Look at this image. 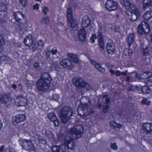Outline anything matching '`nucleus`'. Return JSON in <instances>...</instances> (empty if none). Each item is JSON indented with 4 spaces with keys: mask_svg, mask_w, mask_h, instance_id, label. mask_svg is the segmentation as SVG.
Here are the masks:
<instances>
[{
    "mask_svg": "<svg viewBox=\"0 0 152 152\" xmlns=\"http://www.w3.org/2000/svg\"><path fill=\"white\" fill-rule=\"evenodd\" d=\"M5 152H10L9 148H7L5 150Z\"/></svg>",
    "mask_w": 152,
    "mask_h": 152,
    "instance_id": "e2e57ef3",
    "label": "nucleus"
},
{
    "mask_svg": "<svg viewBox=\"0 0 152 152\" xmlns=\"http://www.w3.org/2000/svg\"><path fill=\"white\" fill-rule=\"evenodd\" d=\"M81 110V107H80V106H79V108H78L77 110V112H78V114H80L79 113V111L80 110Z\"/></svg>",
    "mask_w": 152,
    "mask_h": 152,
    "instance_id": "69168bd1",
    "label": "nucleus"
},
{
    "mask_svg": "<svg viewBox=\"0 0 152 152\" xmlns=\"http://www.w3.org/2000/svg\"><path fill=\"white\" fill-rule=\"evenodd\" d=\"M90 62L94 66L95 68L99 71L101 72H104V69L101 66L98 64L96 63L95 61L93 60H90Z\"/></svg>",
    "mask_w": 152,
    "mask_h": 152,
    "instance_id": "b1692460",
    "label": "nucleus"
},
{
    "mask_svg": "<svg viewBox=\"0 0 152 152\" xmlns=\"http://www.w3.org/2000/svg\"><path fill=\"white\" fill-rule=\"evenodd\" d=\"M123 1L125 8L129 10L127 11L129 18L131 21H135L140 15L141 12L133 4L130 3L128 0H123Z\"/></svg>",
    "mask_w": 152,
    "mask_h": 152,
    "instance_id": "f257e3e1",
    "label": "nucleus"
},
{
    "mask_svg": "<svg viewBox=\"0 0 152 152\" xmlns=\"http://www.w3.org/2000/svg\"><path fill=\"white\" fill-rule=\"evenodd\" d=\"M4 146L3 145L1 146L0 148V152H2L4 151Z\"/></svg>",
    "mask_w": 152,
    "mask_h": 152,
    "instance_id": "864d4df0",
    "label": "nucleus"
},
{
    "mask_svg": "<svg viewBox=\"0 0 152 152\" xmlns=\"http://www.w3.org/2000/svg\"><path fill=\"white\" fill-rule=\"evenodd\" d=\"M42 21L43 22L47 23L49 21V18L47 17L44 18L42 19Z\"/></svg>",
    "mask_w": 152,
    "mask_h": 152,
    "instance_id": "09e8293b",
    "label": "nucleus"
},
{
    "mask_svg": "<svg viewBox=\"0 0 152 152\" xmlns=\"http://www.w3.org/2000/svg\"><path fill=\"white\" fill-rule=\"evenodd\" d=\"M38 138L37 140L39 141V144H44L46 143V141L45 140L43 139V138L40 136H38L37 137Z\"/></svg>",
    "mask_w": 152,
    "mask_h": 152,
    "instance_id": "c9c22d12",
    "label": "nucleus"
},
{
    "mask_svg": "<svg viewBox=\"0 0 152 152\" xmlns=\"http://www.w3.org/2000/svg\"><path fill=\"white\" fill-rule=\"evenodd\" d=\"M90 104V103H88L87 104H85V106L86 107V108H88V104Z\"/></svg>",
    "mask_w": 152,
    "mask_h": 152,
    "instance_id": "0e129e2a",
    "label": "nucleus"
},
{
    "mask_svg": "<svg viewBox=\"0 0 152 152\" xmlns=\"http://www.w3.org/2000/svg\"><path fill=\"white\" fill-rule=\"evenodd\" d=\"M90 23V19L87 16L84 17L83 18L82 26L83 28L88 26Z\"/></svg>",
    "mask_w": 152,
    "mask_h": 152,
    "instance_id": "6ab92c4d",
    "label": "nucleus"
},
{
    "mask_svg": "<svg viewBox=\"0 0 152 152\" xmlns=\"http://www.w3.org/2000/svg\"><path fill=\"white\" fill-rule=\"evenodd\" d=\"M72 114L71 109L68 107H64L59 114L61 122L64 123L66 122Z\"/></svg>",
    "mask_w": 152,
    "mask_h": 152,
    "instance_id": "39448f33",
    "label": "nucleus"
},
{
    "mask_svg": "<svg viewBox=\"0 0 152 152\" xmlns=\"http://www.w3.org/2000/svg\"><path fill=\"white\" fill-rule=\"evenodd\" d=\"M63 145L61 146L54 145L52 149L53 152H65V148L72 150L74 149V143L73 142L71 136H66L62 142Z\"/></svg>",
    "mask_w": 152,
    "mask_h": 152,
    "instance_id": "f03ea898",
    "label": "nucleus"
},
{
    "mask_svg": "<svg viewBox=\"0 0 152 152\" xmlns=\"http://www.w3.org/2000/svg\"><path fill=\"white\" fill-rule=\"evenodd\" d=\"M134 35L133 33L130 34L128 36L127 39L129 46H131L132 44L134 42Z\"/></svg>",
    "mask_w": 152,
    "mask_h": 152,
    "instance_id": "393cba45",
    "label": "nucleus"
},
{
    "mask_svg": "<svg viewBox=\"0 0 152 152\" xmlns=\"http://www.w3.org/2000/svg\"><path fill=\"white\" fill-rule=\"evenodd\" d=\"M132 53V50L128 48H126L124 50V54L125 56L131 55Z\"/></svg>",
    "mask_w": 152,
    "mask_h": 152,
    "instance_id": "2f4dec72",
    "label": "nucleus"
},
{
    "mask_svg": "<svg viewBox=\"0 0 152 152\" xmlns=\"http://www.w3.org/2000/svg\"><path fill=\"white\" fill-rule=\"evenodd\" d=\"M7 10L6 5L3 3H0V11L1 12L5 11Z\"/></svg>",
    "mask_w": 152,
    "mask_h": 152,
    "instance_id": "473e14b6",
    "label": "nucleus"
},
{
    "mask_svg": "<svg viewBox=\"0 0 152 152\" xmlns=\"http://www.w3.org/2000/svg\"><path fill=\"white\" fill-rule=\"evenodd\" d=\"M111 148L114 150H116L117 148V146L115 143H111L110 146Z\"/></svg>",
    "mask_w": 152,
    "mask_h": 152,
    "instance_id": "79ce46f5",
    "label": "nucleus"
},
{
    "mask_svg": "<svg viewBox=\"0 0 152 152\" xmlns=\"http://www.w3.org/2000/svg\"><path fill=\"white\" fill-rule=\"evenodd\" d=\"M19 142L21 145L26 150L29 151H35V147L31 140L21 139L19 140Z\"/></svg>",
    "mask_w": 152,
    "mask_h": 152,
    "instance_id": "423d86ee",
    "label": "nucleus"
},
{
    "mask_svg": "<svg viewBox=\"0 0 152 152\" xmlns=\"http://www.w3.org/2000/svg\"><path fill=\"white\" fill-rule=\"evenodd\" d=\"M12 87L13 88L15 89L16 88V86L15 84H13L12 86Z\"/></svg>",
    "mask_w": 152,
    "mask_h": 152,
    "instance_id": "bf43d9fd",
    "label": "nucleus"
},
{
    "mask_svg": "<svg viewBox=\"0 0 152 152\" xmlns=\"http://www.w3.org/2000/svg\"><path fill=\"white\" fill-rule=\"evenodd\" d=\"M73 82L74 84L77 86H81L85 88L87 90H89L91 88V86L89 84L84 81L80 83V80L79 78H75L73 79Z\"/></svg>",
    "mask_w": 152,
    "mask_h": 152,
    "instance_id": "f8f14e48",
    "label": "nucleus"
},
{
    "mask_svg": "<svg viewBox=\"0 0 152 152\" xmlns=\"http://www.w3.org/2000/svg\"><path fill=\"white\" fill-rule=\"evenodd\" d=\"M142 91L143 93H148L150 91V88L147 86H145L142 88Z\"/></svg>",
    "mask_w": 152,
    "mask_h": 152,
    "instance_id": "f704fd0d",
    "label": "nucleus"
},
{
    "mask_svg": "<svg viewBox=\"0 0 152 152\" xmlns=\"http://www.w3.org/2000/svg\"><path fill=\"white\" fill-rule=\"evenodd\" d=\"M20 3L23 7H25L27 4V0H20Z\"/></svg>",
    "mask_w": 152,
    "mask_h": 152,
    "instance_id": "58836bf2",
    "label": "nucleus"
},
{
    "mask_svg": "<svg viewBox=\"0 0 152 152\" xmlns=\"http://www.w3.org/2000/svg\"><path fill=\"white\" fill-rule=\"evenodd\" d=\"M14 101L15 104L19 106H26L28 104L27 99L26 97L21 96L19 98L14 100H11V101Z\"/></svg>",
    "mask_w": 152,
    "mask_h": 152,
    "instance_id": "9d476101",
    "label": "nucleus"
},
{
    "mask_svg": "<svg viewBox=\"0 0 152 152\" xmlns=\"http://www.w3.org/2000/svg\"><path fill=\"white\" fill-rule=\"evenodd\" d=\"M46 135L49 137L50 140H52L54 139V136L53 134L49 131H47L46 132Z\"/></svg>",
    "mask_w": 152,
    "mask_h": 152,
    "instance_id": "72a5a7b5",
    "label": "nucleus"
},
{
    "mask_svg": "<svg viewBox=\"0 0 152 152\" xmlns=\"http://www.w3.org/2000/svg\"><path fill=\"white\" fill-rule=\"evenodd\" d=\"M150 102L148 101L146 99H144L142 101V104H143L148 105L150 104Z\"/></svg>",
    "mask_w": 152,
    "mask_h": 152,
    "instance_id": "a19ab883",
    "label": "nucleus"
},
{
    "mask_svg": "<svg viewBox=\"0 0 152 152\" xmlns=\"http://www.w3.org/2000/svg\"><path fill=\"white\" fill-rule=\"evenodd\" d=\"M54 122V125L55 127H58L59 125V122L57 119H56L54 121H53Z\"/></svg>",
    "mask_w": 152,
    "mask_h": 152,
    "instance_id": "de8ad7c7",
    "label": "nucleus"
},
{
    "mask_svg": "<svg viewBox=\"0 0 152 152\" xmlns=\"http://www.w3.org/2000/svg\"><path fill=\"white\" fill-rule=\"evenodd\" d=\"M142 52L144 55L147 56L148 55V50L147 48V46H145L142 48Z\"/></svg>",
    "mask_w": 152,
    "mask_h": 152,
    "instance_id": "4c0bfd02",
    "label": "nucleus"
},
{
    "mask_svg": "<svg viewBox=\"0 0 152 152\" xmlns=\"http://www.w3.org/2000/svg\"><path fill=\"white\" fill-rule=\"evenodd\" d=\"M110 125L111 127H113L114 128H121L122 127V126L121 124L117 123L114 121L111 122Z\"/></svg>",
    "mask_w": 152,
    "mask_h": 152,
    "instance_id": "c85d7f7f",
    "label": "nucleus"
},
{
    "mask_svg": "<svg viewBox=\"0 0 152 152\" xmlns=\"http://www.w3.org/2000/svg\"><path fill=\"white\" fill-rule=\"evenodd\" d=\"M118 7V3L112 0H107L105 4V8L108 11L110 12L116 10Z\"/></svg>",
    "mask_w": 152,
    "mask_h": 152,
    "instance_id": "1a4fd4ad",
    "label": "nucleus"
},
{
    "mask_svg": "<svg viewBox=\"0 0 152 152\" xmlns=\"http://www.w3.org/2000/svg\"><path fill=\"white\" fill-rule=\"evenodd\" d=\"M15 18L16 21L18 22H19L20 20V18L22 17L24 18V15L20 12H17L14 13Z\"/></svg>",
    "mask_w": 152,
    "mask_h": 152,
    "instance_id": "a878e982",
    "label": "nucleus"
},
{
    "mask_svg": "<svg viewBox=\"0 0 152 152\" xmlns=\"http://www.w3.org/2000/svg\"><path fill=\"white\" fill-rule=\"evenodd\" d=\"M68 56L74 62L77 63L78 62L79 59L78 56L72 53H69Z\"/></svg>",
    "mask_w": 152,
    "mask_h": 152,
    "instance_id": "5701e85b",
    "label": "nucleus"
},
{
    "mask_svg": "<svg viewBox=\"0 0 152 152\" xmlns=\"http://www.w3.org/2000/svg\"><path fill=\"white\" fill-rule=\"evenodd\" d=\"M39 4L38 3H37L33 6V9L34 10H37L39 9Z\"/></svg>",
    "mask_w": 152,
    "mask_h": 152,
    "instance_id": "a18cd8bd",
    "label": "nucleus"
},
{
    "mask_svg": "<svg viewBox=\"0 0 152 152\" xmlns=\"http://www.w3.org/2000/svg\"><path fill=\"white\" fill-rule=\"evenodd\" d=\"M133 74L136 78L140 79L141 81L147 83L149 87H152V73L151 72L144 73L141 74V77L135 73Z\"/></svg>",
    "mask_w": 152,
    "mask_h": 152,
    "instance_id": "20e7f679",
    "label": "nucleus"
},
{
    "mask_svg": "<svg viewBox=\"0 0 152 152\" xmlns=\"http://www.w3.org/2000/svg\"><path fill=\"white\" fill-rule=\"evenodd\" d=\"M61 66L64 68L69 66L71 64V61L68 59L65 58L61 61L60 62Z\"/></svg>",
    "mask_w": 152,
    "mask_h": 152,
    "instance_id": "412c9836",
    "label": "nucleus"
},
{
    "mask_svg": "<svg viewBox=\"0 0 152 152\" xmlns=\"http://www.w3.org/2000/svg\"><path fill=\"white\" fill-rule=\"evenodd\" d=\"M24 42L28 47H29L33 51H36L37 48L36 45L33 42L32 35L29 34L24 39Z\"/></svg>",
    "mask_w": 152,
    "mask_h": 152,
    "instance_id": "6e6552de",
    "label": "nucleus"
},
{
    "mask_svg": "<svg viewBox=\"0 0 152 152\" xmlns=\"http://www.w3.org/2000/svg\"><path fill=\"white\" fill-rule=\"evenodd\" d=\"M34 67L37 68L38 66H39V64L38 63H35L34 65Z\"/></svg>",
    "mask_w": 152,
    "mask_h": 152,
    "instance_id": "5fc2aeb1",
    "label": "nucleus"
},
{
    "mask_svg": "<svg viewBox=\"0 0 152 152\" xmlns=\"http://www.w3.org/2000/svg\"><path fill=\"white\" fill-rule=\"evenodd\" d=\"M57 49H53L51 50L50 52H51L53 55H55L57 53Z\"/></svg>",
    "mask_w": 152,
    "mask_h": 152,
    "instance_id": "8fccbe9b",
    "label": "nucleus"
},
{
    "mask_svg": "<svg viewBox=\"0 0 152 152\" xmlns=\"http://www.w3.org/2000/svg\"><path fill=\"white\" fill-rule=\"evenodd\" d=\"M48 11V8L46 7H44L42 8V11L45 14L47 13Z\"/></svg>",
    "mask_w": 152,
    "mask_h": 152,
    "instance_id": "c03bdc74",
    "label": "nucleus"
},
{
    "mask_svg": "<svg viewBox=\"0 0 152 152\" xmlns=\"http://www.w3.org/2000/svg\"><path fill=\"white\" fill-rule=\"evenodd\" d=\"M86 99V97H83L81 99V100H84Z\"/></svg>",
    "mask_w": 152,
    "mask_h": 152,
    "instance_id": "774afa93",
    "label": "nucleus"
},
{
    "mask_svg": "<svg viewBox=\"0 0 152 152\" xmlns=\"http://www.w3.org/2000/svg\"><path fill=\"white\" fill-rule=\"evenodd\" d=\"M88 116V115L87 114L84 113V115L83 118H86V119L88 118H86Z\"/></svg>",
    "mask_w": 152,
    "mask_h": 152,
    "instance_id": "13d9d810",
    "label": "nucleus"
},
{
    "mask_svg": "<svg viewBox=\"0 0 152 152\" xmlns=\"http://www.w3.org/2000/svg\"><path fill=\"white\" fill-rule=\"evenodd\" d=\"M115 31L118 33H120L121 32L120 27L119 26H116L115 27Z\"/></svg>",
    "mask_w": 152,
    "mask_h": 152,
    "instance_id": "49530a36",
    "label": "nucleus"
},
{
    "mask_svg": "<svg viewBox=\"0 0 152 152\" xmlns=\"http://www.w3.org/2000/svg\"><path fill=\"white\" fill-rule=\"evenodd\" d=\"M26 119V117L24 115L21 114L16 115L12 120V123L14 125H16L18 123L24 121Z\"/></svg>",
    "mask_w": 152,
    "mask_h": 152,
    "instance_id": "ddd939ff",
    "label": "nucleus"
},
{
    "mask_svg": "<svg viewBox=\"0 0 152 152\" xmlns=\"http://www.w3.org/2000/svg\"><path fill=\"white\" fill-rule=\"evenodd\" d=\"M2 127V124L1 121H0V131L1 130Z\"/></svg>",
    "mask_w": 152,
    "mask_h": 152,
    "instance_id": "052dcab7",
    "label": "nucleus"
},
{
    "mask_svg": "<svg viewBox=\"0 0 152 152\" xmlns=\"http://www.w3.org/2000/svg\"><path fill=\"white\" fill-rule=\"evenodd\" d=\"M51 67L53 70L57 69V65L55 64H53L51 66Z\"/></svg>",
    "mask_w": 152,
    "mask_h": 152,
    "instance_id": "3c124183",
    "label": "nucleus"
},
{
    "mask_svg": "<svg viewBox=\"0 0 152 152\" xmlns=\"http://www.w3.org/2000/svg\"><path fill=\"white\" fill-rule=\"evenodd\" d=\"M48 116L49 119L52 121H54L56 119H57L55 114L53 113H50L48 114Z\"/></svg>",
    "mask_w": 152,
    "mask_h": 152,
    "instance_id": "7c9ffc66",
    "label": "nucleus"
},
{
    "mask_svg": "<svg viewBox=\"0 0 152 152\" xmlns=\"http://www.w3.org/2000/svg\"><path fill=\"white\" fill-rule=\"evenodd\" d=\"M63 23H59L58 24V25H60L61 26H62L63 25Z\"/></svg>",
    "mask_w": 152,
    "mask_h": 152,
    "instance_id": "338daca9",
    "label": "nucleus"
},
{
    "mask_svg": "<svg viewBox=\"0 0 152 152\" xmlns=\"http://www.w3.org/2000/svg\"><path fill=\"white\" fill-rule=\"evenodd\" d=\"M10 100H11V99L10 98H7L6 95H3L1 94H0V103H4L6 106L8 107V104H10L11 103Z\"/></svg>",
    "mask_w": 152,
    "mask_h": 152,
    "instance_id": "4468645a",
    "label": "nucleus"
},
{
    "mask_svg": "<svg viewBox=\"0 0 152 152\" xmlns=\"http://www.w3.org/2000/svg\"><path fill=\"white\" fill-rule=\"evenodd\" d=\"M108 107H107L105 108H104L103 111L104 112H106L107 111Z\"/></svg>",
    "mask_w": 152,
    "mask_h": 152,
    "instance_id": "4d7b16f0",
    "label": "nucleus"
},
{
    "mask_svg": "<svg viewBox=\"0 0 152 152\" xmlns=\"http://www.w3.org/2000/svg\"><path fill=\"white\" fill-rule=\"evenodd\" d=\"M54 99L56 100H58L59 98V95H56V94L55 95H54Z\"/></svg>",
    "mask_w": 152,
    "mask_h": 152,
    "instance_id": "603ef678",
    "label": "nucleus"
},
{
    "mask_svg": "<svg viewBox=\"0 0 152 152\" xmlns=\"http://www.w3.org/2000/svg\"><path fill=\"white\" fill-rule=\"evenodd\" d=\"M110 72L112 74L114 75L115 74L117 76H119L121 75H124L126 74L125 72H121L119 71H116L115 72V71L112 69H110Z\"/></svg>",
    "mask_w": 152,
    "mask_h": 152,
    "instance_id": "c756f323",
    "label": "nucleus"
},
{
    "mask_svg": "<svg viewBox=\"0 0 152 152\" xmlns=\"http://www.w3.org/2000/svg\"><path fill=\"white\" fill-rule=\"evenodd\" d=\"M106 49L107 52L109 54L112 55L115 52V47L113 43L108 42L107 44Z\"/></svg>",
    "mask_w": 152,
    "mask_h": 152,
    "instance_id": "2eb2a0df",
    "label": "nucleus"
},
{
    "mask_svg": "<svg viewBox=\"0 0 152 152\" xmlns=\"http://www.w3.org/2000/svg\"><path fill=\"white\" fill-rule=\"evenodd\" d=\"M78 35L80 40L83 41L86 40V31L84 28L81 29L78 32Z\"/></svg>",
    "mask_w": 152,
    "mask_h": 152,
    "instance_id": "dca6fc26",
    "label": "nucleus"
},
{
    "mask_svg": "<svg viewBox=\"0 0 152 152\" xmlns=\"http://www.w3.org/2000/svg\"><path fill=\"white\" fill-rule=\"evenodd\" d=\"M51 78L48 73H45L42 74L40 79L37 83L38 89L40 91H44L50 86Z\"/></svg>",
    "mask_w": 152,
    "mask_h": 152,
    "instance_id": "7ed1b4c3",
    "label": "nucleus"
},
{
    "mask_svg": "<svg viewBox=\"0 0 152 152\" xmlns=\"http://www.w3.org/2000/svg\"><path fill=\"white\" fill-rule=\"evenodd\" d=\"M67 20L72 28H77V23L73 17L72 10L71 8H69L67 10Z\"/></svg>",
    "mask_w": 152,
    "mask_h": 152,
    "instance_id": "9b49d317",
    "label": "nucleus"
},
{
    "mask_svg": "<svg viewBox=\"0 0 152 152\" xmlns=\"http://www.w3.org/2000/svg\"><path fill=\"white\" fill-rule=\"evenodd\" d=\"M96 39L97 36L95 34H93L92 35L91 37L90 38V40L92 43H94L95 41V39Z\"/></svg>",
    "mask_w": 152,
    "mask_h": 152,
    "instance_id": "ea45409f",
    "label": "nucleus"
},
{
    "mask_svg": "<svg viewBox=\"0 0 152 152\" xmlns=\"http://www.w3.org/2000/svg\"><path fill=\"white\" fill-rule=\"evenodd\" d=\"M146 28L148 30V31L146 32L145 31L143 28L142 27V24H139L138 27L137 31L138 34H142L144 33L146 34L148 32L150 31V27L147 24H146Z\"/></svg>",
    "mask_w": 152,
    "mask_h": 152,
    "instance_id": "a211bd4d",
    "label": "nucleus"
},
{
    "mask_svg": "<svg viewBox=\"0 0 152 152\" xmlns=\"http://www.w3.org/2000/svg\"><path fill=\"white\" fill-rule=\"evenodd\" d=\"M144 19L146 20H149L152 17V10L147 11L143 15Z\"/></svg>",
    "mask_w": 152,
    "mask_h": 152,
    "instance_id": "bb28decb",
    "label": "nucleus"
},
{
    "mask_svg": "<svg viewBox=\"0 0 152 152\" xmlns=\"http://www.w3.org/2000/svg\"><path fill=\"white\" fill-rule=\"evenodd\" d=\"M83 131L82 126L79 125L75 126L73 128L71 129L68 132L69 135H72L73 137H76L77 139L81 137V134Z\"/></svg>",
    "mask_w": 152,
    "mask_h": 152,
    "instance_id": "0eeeda50",
    "label": "nucleus"
},
{
    "mask_svg": "<svg viewBox=\"0 0 152 152\" xmlns=\"http://www.w3.org/2000/svg\"><path fill=\"white\" fill-rule=\"evenodd\" d=\"M4 44V41L2 37L0 36V52L2 51L3 50L2 45Z\"/></svg>",
    "mask_w": 152,
    "mask_h": 152,
    "instance_id": "e433bc0d",
    "label": "nucleus"
},
{
    "mask_svg": "<svg viewBox=\"0 0 152 152\" xmlns=\"http://www.w3.org/2000/svg\"><path fill=\"white\" fill-rule=\"evenodd\" d=\"M44 45L43 42L41 40H40L38 42V45L39 47H42Z\"/></svg>",
    "mask_w": 152,
    "mask_h": 152,
    "instance_id": "37998d69",
    "label": "nucleus"
},
{
    "mask_svg": "<svg viewBox=\"0 0 152 152\" xmlns=\"http://www.w3.org/2000/svg\"><path fill=\"white\" fill-rule=\"evenodd\" d=\"M50 54V52L49 51H48L46 55L48 57H49V56H50V55H49Z\"/></svg>",
    "mask_w": 152,
    "mask_h": 152,
    "instance_id": "680f3d73",
    "label": "nucleus"
},
{
    "mask_svg": "<svg viewBox=\"0 0 152 152\" xmlns=\"http://www.w3.org/2000/svg\"><path fill=\"white\" fill-rule=\"evenodd\" d=\"M105 102L107 103H108L109 102L110 100L108 98H107L105 99Z\"/></svg>",
    "mask_w": 152,
    "mask_h": 152,
    "instance_id": "6e6d98bb",
    "label": "nucleus"
},
{
    "mask_svg": "<svg viewBox=\"0 0 152 152\" xmlns=\"http://www.w3.org/2000/svg\"><path fill=\"white\" fill-rule=\"evenodd\" d=\"M142 129L147 133L152 132V124L149 123H145L142 126Z\"/></svg>",
    "mask_w": 152,
    "mask_h": 152,
    "instance_id": "f3484780",
    "label": "nucleus"
},
{
    "mask_svg": "<svg viewBox=\"0 0 152 152\" xmlns=\"http://www.w3.org/2000/svg\"><path fill=\"white\" fill-rule=\"evenodd\" d=\"M143 9L145 10L147 7L152 6L151 0H143L142 1Z\"/></svg>",
    "mask_w": 152,
    "mask_h": 152,
    "instance_id": "4be33fe9",
    "label": "nucleus"
},
{
    "mask_svg": "<svg viewBox=\"0 0 152 152\" xmlns=\"http://www.w3.org/2000/svg\"><path fill=\"white\" fill-rule=\"evenodd\" d=\"M11 60V58L8 56L3 55L0 58V62H4L5 63H9V61Z\"/></svg>",
    "mask_w": 152,
    "mask_h": 152,
    "instance_id": "cd10ccee",
    "label": "nucleus"
},
{
    "mask_svg": "<svg viewBox=\"0 0 152 152\" xmlns=\"http://www.w3.org/2000/svg\"><path fill=\"white\" fill-rule=\"evenodd\" d=\"M98 42L99 44L100 48L102 50H104V42L103 39V36L102 34L100 32L98 33Z\"/></svg>",
    "mask_w": 152,
    "mask_h": 152,
    "instance_id": "aec40b11",
    "label": "nucleus"
}]
</instances>
